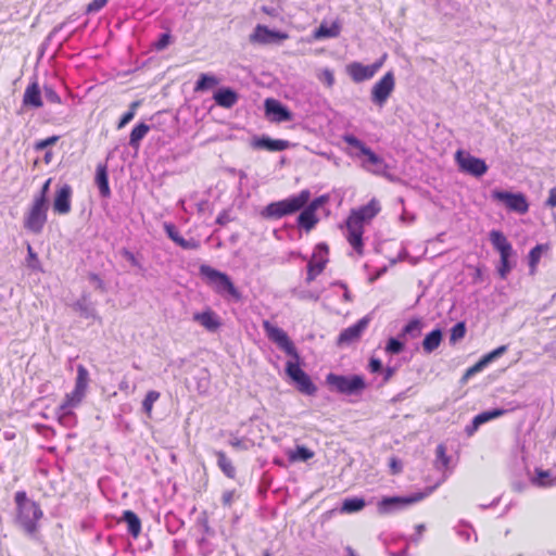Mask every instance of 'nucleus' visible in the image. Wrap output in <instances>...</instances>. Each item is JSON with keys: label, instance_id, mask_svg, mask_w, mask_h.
<instances>
[{"label": "nucleus", "instance_id": "obj_58", "mask_svg": "<svg viewBox=\"0 0 556 556\" xmlns=\"http://www.w3.org/2000/svg\"><path fill=\"white\" fill-rule=\"evenodd\" d=\"M435 458H437L435 462H437L438 468H440V466L443 468L448 467L451 457L446 454V447L444 444L441 443L437 446Z\"/></svg>", "mask_w": 556, "mask_h": 556}, {"label": "nucleus", "instance_id": "obj_43", "mask_svg": "<svg viewBox=\"0 0 556 556\" xmlns=\"http://www.w3.org/2000/svg\"><path fill=\"white\" fill-rule=\"evenodd\" d=\"M119 254L127 262H129L132 267H136L141 273H144L147 270V268L143 266L141 262V260L143 258V255L141 253H134L127 248H122L119 250Z\"/></svg>", "mask_w": 556, "mask_h": 556}, {"label": "nucleus", "instance_id": "obj_50", "mask_svg": "<svg viewBox=\"0 0 556 556\" xmlns=\"http://www.w3.org/2000/svg\"><path fill=\"white\" fill-rule=\"evenodd\" d=\"M141 102L139 100L132 101L129 104L128 110L121 116L118 123H117V129L124 128L127 124H129L135 115L137 109L140 106Z\"/></svg>", "mask_w": 556, "mask_h": 556}, {"label": "nucleus", "instance_id": "obj_61", "mask_svg": "<svg viewBox=\"0 0 556 556\" xmlns=\"http://www.w3.org/2000/svg\"><path fill=\"white\" fill-rule=\"evenodd\" d=\"M60 137L56 135L47 137L45 139L38 140L34 144V150L37 152H41L47 150L49 147L54 146L59 141Z\"/></svg>", "mask_w": 556, "mask_h": 556}, {"label": "nucleus", "instance_id": "obj_64", "mask_svg": "<svg viewBox=\"0 0 556 556\" xmlns=\"http://www.w3.org/2000/svg\"><path fill=\"white\" fill-rule=\"evenodd\" d=\"M88 280L90 283L93 285L94 289L104 293L108 291V287H106V283L104 282V280L97 274V273H92L90 271L88 274Z\"/></svg>", "mask_w": 556, "mask_h": 556}, {"label": "nucleus", "instance_id": "obj_55", "mask_svg": "<svg viewBox=\"0 0 556 556\" xmlns=\"http://www.w3.org/2000/svg\"><path fill=\"white\" fill-rule=\"evenodd\" d=\"M485 368H486L485 364L480 358L476 364H473L472 366H470L469 368L466 369L463 377L460 378V383L462 384L467 383L470 378H472L475 375L481 372Z\"/></svg>", "mask_w": 556, "mask_h": 556}, {"label": "nucleus", "instance_id": "obj_9", "mask_svg": "<svg viewBox=\"0 0 556 556\" xmlns=\"http://www.w3.org/2000/svg\"><path fill=\"white\" fill-rule=\"evenodd\" d=\"M491 198L503 203L510 212L523 215L529 211V201L526 194L520 191L494 189L491 192Z\"/></svg>", "mask_w": 556, "mask_h": 556}, {"label": "nucleus", "instance_id": "obj_53", "mask_svg": "<svg viewBox=\"0 0 556 556\" xmlns=\"http://www.w3.org/2000/svg\"><path fill=\"white\" fill-rule=\"evenodd\" d=\"M174 41L173 35L169 30L159 35L157 39L152 43V49L155 51L165 50Z\"/></svg>", "mask_w": 556, "mask_h": 556}, {"label": "nucleus", "instance_id": "obj_32", "mask_svg": "<svg viewBox=\"0 0 556 556\" xmlns=\"http://www.w3.org/2000/svg\"><path fill=\"white\" fill-rule=\"evenodd\" d=\"M119 521L126 523L127 532L131 538L137 539L139 536L141 532V520L135 511L130 509L124 510Z\"/></svg>", "mask_w": 556, "mask_h": 556}, {"label": "nucleus", "instance_id": "obj_63", "mask_svg": "<svg viewBox=\"0 0 556 556\" xmlns=\"http://www.w3.org/2000/svg\"><path fill=\"white\" fill-rule=\"evenodd\" d=\"M52 182V178H48L41 186L38 193L35 194L34 200L50 203L49 201V193H50V186Z\"/></svg>", "mask_w": 556, "mask_h": 556}, {"label": "nucleus", "instance_id": "obj_29", "mask_svg": "<svg viewBox=\"0 0 556 556\" xmlns=\"http://www.w3.org/2000/svg\"><path fill=\"white\" fill-rule=\"evenodd\" d=\"M298 213L299 215L296 217V227L300 230L309 232L319 223V217L317 216V213L311 211L305 205Z\"/></svg>", "mask_w": 556, "mask_h": 556}, {"label": "nucleus", "instance_id": "obj_33", "mask_svg": "<svg viewBox=\"0 0 556 556\" xmlns=\"http://www.w3.org/2000/svg\"><path fill=\"white\" fill-rule=\"evenodd\" d=\"M530 481L533 485L539 488L556 485V477L552 476L551 470H545L542 468H535L534 476L530 478Z\"/></svg>", "mask_w": 556, "mask_h": 556}, {"label": "nucleus", "instance_id": "obj_4", "mask_svg": "<svg viewBox=\"0 0 556 556\" xmlns=\"http://www.w3.org/2000/svg\"><path fill=\"white\" fill-rule=\"evenodd\" d=\"M325 383L330 392L344 396H361L367 389L365 377L359 374H336L326 375Z\"/></svg>", "mask_w": 556, "mask_h": 556}, {"label": "nucleus", "instance_id": "obj_19", "mask_svg": "<svg viewBox=\"0 0 556 556\" xmlns=\"http://www.w3.org/2000/svg\"><path fill=\"white\" fill-rule=\"evenodd\" d=\"M250 146L254 150H265L268 152H281L291 147L288 140L274 139L268 135H255L252 137Z\"/></svg>", "mask_w": 556, "mask_h": 556}, {"label": "nucleus", "instance_id": "obj_40", "mask_svg": "<svg viewBox=\"0 0 556 556\" xmlns=\"http://www.w3.org/2000/svg\"><path fill=\"white\" fill-rule=\"evenodd\" d=\"M548 249L547 244L538 243L533 247L528 253V265L530 269V275H534L538 268V265L541 261L542 254L544 251Z\"/></svg>", "mask_w": 556, "mask_h": 556}, {"label": "nucleus", "instance_id": "obj_3", "mask_svg": "<svg viewBox=\"0 0 556 556\" xmlns=\"http://www.w3.org/2000/svg\"><path fill=\"white\" fill-rule=\"evenodd\" d=\"M199 274L208 285L213 286L214 291L222 298L233 302L242 300V293L235 286L228 274L207 264L200 265Z\"/></svg>", "mask_w": 556, "mask_h": 556}, {"label": "nucleus", "instance_id": "obj_15", "mask_svg": "<svg viewBox=\"0 0 556 556\" xmlns=\"http://www.w3.org/2000/svg\"><path fill=\"white\" fill-rule=\"evenodd\" d=\"M369 323H370V317L368 315L362 317L355 324L343 329L339 333L336 344L339 348H343V346H348V345L358 341L361 339L362 334L364 333V331L367 329Z\"/></svg>", "mask_w": 556, "mask_h": 556}, {"label": "nucleus", "instance_id": "obj_17", "mask_svg": "<svg viewBox=\"0 0 556 556\" xmlns=\"http://www.w3.org/2000/svg\"><path fill=\"white\" fill-rule=\"evenodd\" d=\"M73 188L68 184L58 185L53 200L52 210L58 215H67L72 210Z\"/></svg>", "mask_w": 556, "mask_h": 556}, {"label": "nucleus", "instance_id": "obj_26", "mask_svg": "<svg viewBox=\"0 0 556 556\" xmlns=\"http://www.w3.org/2000/svg\"><path fill=\"white\" fill-rule=\"evenodd\" d=\"M193 320L198 321L211 332H215L222 326L219 316L210 307L202 312L194 313Z\"/></svg>", "mask_w": 556, "mask_h": 556}, {"label": "nucleus", "instance_id": "obj_25", "mask_svg": "<svg viewBox=\"0 0 556 556\" xmlns=\"http://www.w3.org/2000/svg\"><path fill=\"white\" fill-rule=\"evenodd\" d=\"M72 308L83 318L100 319L94 304L90 301V294L84 292L80 298L72 304Z\"/></svg>", "mask_w": 556, "mask_h": 556}, {"label": "nucleus", "instance_id": "obj_8", "mask_svg": "<svg viewBox=\"0 0 556 556\" xmlns=\"http://www.w3.org/2000/svg\"><path fill=\"white\" fill-rule=\"evenodd\" d=\"M263 329L267 338L275 343L281 351L288 356L300 359V354L293 341L290 339L288 333L280 327L271 324L269 320L263 321Z\"/></svg>", "mask_w": 556, "mask_h": 556}, {"label": "nucleus", "instance_id": "obj_24", "mask_svg": "<svg viewBox=\"0 0 556 556\" xmlns=\"http://www.w3.org/2000/svg\"><path fill=\"white\" fill-rule=\"evenodd\" d=\"M23 106L27 109H39L43 105L42 93L37 79L30 81L23 94Z\"/></svg>", "mask_w": 556, "mask_h": 556}, {"label": "nucleus", "instance_id": "obj_37", "mask_svg": "<svg viewBox=\"0 0 556 556\" xmlns=\"http://www.w3.org/2000/svg\"><path fill=\"white\" fill-rule=\"evenodd\" d=\"M216 463L222 472L229 479L236 478V467L224 451H214Z\"/></svg>", "mask_w": 556, "mask_h": 556}, {"label": "nucleus", "instance_id": "obj_18", "mask_svg": "<svg viewBox=\"0 0 556 556\" xmlns=\"http://www.w3.org/2000/svg\"><path fill=\"white\" fill-rule=\"evenodd\" d=\"M381 206L379 201L372 198L367 204L357 208H352L346 218L350 219V222L359 224L364 227L365 224L369 223L379 214Z\"/></svg>", "mask_w": 556, "mask_h": 556}, {"label": "nucleus", "instance_id": "obj_13", "mask_svg": "<svg viewBox=\"0 0 556 556\" xmlns=\"http://www.w3.org/2000/svg\"><path fill=\"white\" fill-rule=\"evenodd\" d=\"M395 87V77L392 71L387 72L371 88L370 100L375 105L383 106Z\"/></svg>", "mask_w": 556, "mask_h": 556}, {"label": "nucleus", "instance_id": "obj_59", "mask_svg": "<svg viewBox=\"0 0 556 556\" xmlns=\"http://www.w3.org/2000/svg\"><path fill=\"white\" fill-rule=\"evenodd\" d=\"M164 231L166 236L176 244L178 245L184 239V237L180 235L177 226L174 223H164L163 225Z\"/></svg>", "mask_w": 556, "mask_h": 556}, {"label": "nucleus", "instance_id": "obj_44", "mask_svg": "<svg viewBox=\"0 0 556 556\" xmlns=\"http://www.w3.org/2000/svg\"><path fill=\"white\" fill-rule=\"evenodd\" d=\"M195 527L201 535L214 536L215 530L210 526L208 515L206 510H202L195 520Z\"/></svg>", "mask_w": 556, "mask_h": 556}, {"label": "nucleus", "instance_id": "obj_48", "mask_svg": "<svg viewBox=\"0 0 556 556\" xmlns=\"http://www.w3.org/2000/svg\"><path fill=\"white\" fill-rule=\"evenodd\" d=\"M89 381V371L84 365L77 366V376L75 381L76 393L86 392Z\"/></svg>", "mask_w": 556, "mask_h": 556}, {"label": "nucleus", "instance_id": "obj_2", "mask_svg": "<svg viewBox=\"0 0 556 556\" xmlns=\"http://www.w3.org/2000/svg\"><path fill=\"white\" fill-rule=\"evenodd\" d=\"M311 195L312 194L308 189H303L299 193L291 194L283 200L268 203L262 208L260 214L264 219L268 220L280 219L286 216L293 215L311 200Z\"/></svg>", "mask_w": 556, "mask_h": 556}, {"label": "nucleus", "instance_id": "obj_31", "mask_svg": "<svg viewBox=\"0 0 556 556\" xmlns=\"http://www.w3.org/2000/svg\"><path fill=\"white\" fill-rule=\"evenodd\" d=\"M443 340V330L440 327H435L428 332L421 341V348L425 354H431L441 344Z\"/></svg>", "mask_w": 556, "mask_h": 556}, {"label": "nucleus", "instance_id": "obj_7", "mask_svg": "<svg viewBox=\"0 0 556 556\" xmlns=\"http://www.w3.org/2000/svg\"><path fill=\"white\" fill-rule=\"evenodd\" d=\"M301 358L298 361H288L286 363L285 371L295 389L307 396H314L317 392V386L312 380L311 376L301 368Z\"/></svg>", "mask_w": 556, "mask_h": 556}, {"label": "nucleus", "instance_id": "obj_14", "mask_svg": "<svg viewBox=\"0 0 556 556\" xmlns=\"http://www.w3.org/2000/svg\"><path fill=\"white\" fill-rule=\"evenodd\" d=\"M288 38V33L279 29H271L262 24H257L253 33L250 35L251 42H257L261 45H280Z\"/></svg>", "mask_w": 556, "mask_h": 556}, {"label": "nucleus", "instance_id": "obj_30", "mask_svg": "<svg viewBox=\"0 0 556 556\" xmlns=\"http://www.w3.org/2000/svg\"><path fill=\"white\" fill-rule=\"evenodd\" d=\"M425 323L420 317L410 318L401 329L400 337L408 340H415L422 334Z\"/></svg>", "mask_w": 556, "mask_h": 556}, {"label": "nucleus", "instance_id": "obj_57", "mask_svg": "<svg viewBox=\"0 0 556 556\" xmlns=\"http://www.w3.org/2000/svg\"><path fill=\"white\" fill-rule=\"evenodd\" d=\"M508 350V345H500L496 349L484 354L481 359L488 367L491 363L503 356Z\"/></svg>", "mask_w": 556, "mask_h": 556}, {"label": "nucleus", "instance_id": "obj_38", "mask_svg": "<svg viewBox=\"0 0 556 556\" xmlns=\"http://www.w3.org/2000/svg\"><path fill=\"white\" fill-rule=\"evenodd\" d=\"M366 507V501L361 496H352L343 500L340 511L342 514H355Z\"/></svg>", "mask_w": 556, "mask_h": 556}, {"label": "nucleus", "instance_id": "obj_21", "mask_svg": "<svg viewBox=\"0 0 556 556\" xmlns=\"http://www.w3.org/2000/svg\"><path fill=\"white\" fill-rule=\"evenodd\" d=\"M329 247L326 242H319L315 245L312 260L307 263L306 269L311 268L314 276L320 275L326 268L329 258Z\"/></svg>", "mask_w": 556, "mask_h": 556}, {"label": "nucleus", "instance_id": "obj_11", "mask_svg": "<svg viewBox=\"0 0 556 556\" xmlns=\"http://www.w3.org/2000/svg\"><path fill=\"white\" fill-rule=\"evenodd\" d=\"M455 162L462 173L480 178L486 174L489 166L483 159L471 155L464 150H457L455 153Z\"/></svg>", "mask_w": 556, "mask_h": 556}, {"label": "nucleus", "instance_id": "obj_60", "mask_svg": "<svg viewBox=\"0 0 556 556\" xmlns=\"http://www.w3.org/2000/svg\"><path fill=\"white\" fill-rule=\"evenodd\" d=\"M292 294L299 300H313L318 301L320 298V292L307 290V289H293Z\"/></svg>", "mask_w": 556, "mask_h": 556}, {"label": "nucleus", "instance_id": "obj_54", "mask_svg": "<svg viewBox=\"0 0 556 556\" xmlns=\"http://www.w3.org/2000/svg\"><path fill=\"white\" fill-rule=\"evenodd\" d=\"M198 552L201 556H210L214 553L215 546L207 536L201 535L197 539Z\"/></svg>", "mask_w": 556, "mask_h": 556}, {"label": "nucleus", "instance_id": "obj_5", "mask_svg": "<svg viewBox=\"0 0 556 556\" xmlns=\"http://www.w3.org/2000/svg\"><path fill=\"white\" fill-rule=\"evenodd\" d=\"M489 240L493 249L500 254L496 271L502 279H506L516 266V252L502 230L492 229L489 232Z\"/></svg>", "mask_w": 556, "mask_h": 556}, {"label": "nucleus", "instance_id": "obj_56", "mask_svg": "<svg viewBox=\"0 0 556 556\" xmlns=\"http://www.w3.org/2000/svg\"><path fill=\"white\" fill-rule=\"evenodd\" d=\"M160 399V392L155 390H150L147 392L143 401H142V410L150 415L153 408L154 403Z\"/></svg>", "mask_w": 556, "mask_h": 556}, {"label": "nucleus", "instance_id": "obj_52", "mask_svg": "<svg viewBox=\"0 0 556 556\" xmlns=\"http://www.w3.org/2000/svg\"><path fill=\"white\" fill-rule=\"evenodd\" d=\"M467 328L465 321H457L450 330V343L455 344L466 334Z\"/></svg>", "mask_w": 556, "mask_h": 556}, {"label": "nucleus", "instance_id": "obj_47", "mask_svg": "<svg viewBox=\"0 0 556 556\" xmlns=\"http://www.w3.org/2000/svg\"><path fill=\"white\" fill-rule=\"evenodd\" d=\"M56 416L59 422L66 428H73L77 422L76 414L72 410V408L60 409L59 406L56 408Z\"/></svg>", "mask_w": 556, "mask_h": 556}, {"label": "nucleus", "instance_id": "obj_16", "mask_svg": "<svg viewBox=\"0 0 556 556\" xmlns=\"http://www.w3.org/2000/svg\"><path fill=\"white\" fill-rule=\"evenodd\" d=\"M266 117L274 123L291 122L294 118L293 112L280 100L267 98L264 102Z\"/></svg>", "mask_w": 556, "mask_h": 556}, {"label": "nucleus", "instance_id": "obj_62", "mask_svg": "<svg viewBox=\"0 0 556 556\" xmlns=\"http://www.w3.org/2000/svg\"><path fill=\"white\" fill-rule=\"evenodd\" d=\"M330 200L329 194H321L313 199L311 202L308 201L305 206L309 208L311 211L317 213V211L323 207L325 204H327Z\"/></svg>", "mask_w": 556, "mask_h": 556}, {"label": "nucleus", "instance_id": "obj_34", "mask_svg": "<svg viewBox=\"0 0 556 556\" xmlns=\"http://www.w3.org/2000/svg\"><path fill=\"white\" fill-rule=\"evenodd\" d=\"M341 24L338 21L332 22L330 25L327 23H321L314 30V38L316 39H327V38H336L340 35Z\"/></svg>", "mask_w": 556, "mask_h": 556}, {"label": "nucleus", "instance_id": "obj_1", "mask_svg": "<svg viewBox=\"0 0 556 556\" xmlns=\"http://www.w3.org/2000/svg\"><path fill=\"white\" fill-rule=\"evenodd\" d=\"M16 504L15 523L30 538L38 532V521L43 517L40 505L28 498L25 491H17L14 495Z\"/></svg>", "mask_w": 556, "mask_h": 556}, {"label": "nucleus", "instance_id": "obj_12", "mask_svg": "<svg viewBox=\"0 0 556 556\" xmlns=\"http://www.w3.org/2000/svg\"><path fill=\"white\" fill-rule=\"evenodd\" d=\"M387 54L384 53L381 58L376 60L372 64L364 65L361 62L354 61L346 65V73L351 79L356 83H363L371 79L376 73L382 67Z\"/></svg>", "mask_w": 556, "mask_h": 556}, {"label": "nucleus", "instance_id": "obj_46", "mask_svg": "<svg viewBox=\"0 0 556 556\" xmlns=\"http://www.w3.org/2000/svg\"><path fill=\"white\" fill-rule=\"evenodd\" d=\"M343 141L351 148H354L358 151L357 156L362 157L364 156L371 148L366 146L364 141H362L359 138H357L353 134H345L343 136Z\"/></svg>", "mask_w": 556, "mask_h": 556}, {"label": "nucleus", "instance_id": "obj_42", "mask_svg": "<svg viewBox=\"0 0 556 556\" xmlns=\"http://www.w3.org/2000/svg\"><path fill=\"white\" fill-rule=\"evenodd\" d=\"M164 525L168 533L176 534L185 527V520L173 511H168L164 516Z\"/></svg>", "mask_w": 556, "mask_h": 556}, {"label": "nucleus", "instance_id": "obj_36", "mask_svg": "<svg viewBox=\"0 0 556 556\" xmlns=\"http://www.w3.org/2000/svg\"><path fill=\"white\" fill-rule=\"evenodd\" d=\"M151 126L144 122L136 124L130 131L128 144L137 150L140 147L142 139L148 135Z\"/></svg>", "mask_w": 556, "mask_h": 556}, {"label": "nucleus", "instance_id": "obj_20", "mask_svg": "<svg viewBox=\"0 0 556 556\" xmlns=\"http://www.w3.org/2000/svg\"><path fill=\"white\" fill-rule=\"evenodd\" d=\"M506 413H507V410L502 407H495V408H491L488 410H483V412L479 413L478 415H476L471 419L470 424H468L465 427V433L467 434V437H472L482 425H484L491 420H494L498 417H502Z\"/></svg>", "mask_w": 556, "mask_h": 556}, {"label": "nucleus", "instance_id": "obj_22", "mask_svg": "<svg viewBox=\"0 0 556 556\" xmlns=\"http://www.w3.org/2000/svg\"><path fill=\"white\" fill-rule=\"evenodd\" d=\"M239 98L238 91L229 86H222L213 93L215 104L224 109L233 108L238 103Z\"/></svg>", "mask_w": 556, "mask_h": 556}, {"label": "nucleus", "instance_id": "obj_23", "mask_svg": "<svg viewBox=\"0 0 556 556\" xmlns=\"http://www.w3.org/2000/svg\"><path fill=\"white\" fill-rule=\"evenodd\" d=\"M346 226V240L354 249V251L362 255L364 253V227L359 224H354L350 219H345Z\"/></svg>", "mask_w": 556, "mask_h": 556}, {"label": "nucleus", "instance_id": "obj_35", "mask_svg": "<svg viewBox=\"0 0 556 556\" xmlns=\"http://www.w3.org/2000/svg\"><path fill=\"white\" fill-rule=\"evenodd\" d=\"M219 84V79L212 73H201L194 84V92H205Z\"/></svg>", "mask_w": 556, "mask_h": 556}, {"label": "nucleus", "instance_id": "obj_10", "mask_svg": "<svg viewBox=\"0 0 556 556\" xmlns=\"http://www.w3.org/2000/svg\"><path fill=\"white\" fill-rule=\"evenodd\" d=\"M50 203L33 199L30 207L24 217V227L33 233H41L48 220Z\"/></svg>", "mask_w": 556, "mask_h": 556}, {"label": "nucleus", "instance_id": "obj_49", "mask_svg": "<svg viewBox=\"0 0 556 556\" xmlns=\"http://www.w3.org/2000/svg\"><path fill=\"white\" fill-rule=\"evenodd\" d=\"M85 396V392L76 393V388L71 393H67L63 400V402L59 405L60 409H68L77 406L83 397Z\"/></svg>", "mask_w": 556, "mask_h": 556}, {"label": "nucleus", "instance_id": "obj_6", "mask_svg": "<svg viewBox=\"0 0 556 556\" xmlns=\"http://www.w3.org/2000/svg\"><path fill=\"white\" fill-rule=\"evenodd\" d=\"M431 490L430 488L427 491L414 492L407 495L382 496L377 503V510L380 515H391L404 510L426 498Z\"/></svg>", "mask_w": 556, "mask_h": 556}, {"label": "nucleus", "instance_id": "obj_41", "mask_svg": "<svg viewBox=\"0 0 556 556\" xmlns=\"http://www.w3.org/2000/svg\"><path fill=\"white\" fill-rule=\"evenodd\" d=\"M405 348L406 341L404 340V338L400 337V333H397V336L395 337L388 338L384 346V352L391 356L399 355L402 352H404Z\"/></svg>", "mask_w": 556, "mask_h": 556}, {"label": "nucleus", "instance_id": "obj_51", "mask_svg": "<svg viewBox=\"0 0 556 556\" xmlns=\"http://www.w3.org/2000/svg\"><path fill=\"white\" fill-rule=\"evenodd\" d=\"M26 266L34 271H42L41 262L33 247L27 243Z\"/></svg>", "mask_w": 556, "mask_h": 556}, {"label": "nucleus", "instance_id": "obj_45", "mask_svg": "<svg viewBox=\"0 0 556 556\" xmlns=\"http://www.w3.org/2000/svg\"><path fill=\"white\" fill-rule=\"evenodd\" d=\"M343 141L351 148H354L358 151L357 156L362 157L364 156L371 148L366 146L364 141H362L359 138H357L353 134H345L343 136Z\"/></svg>", "mask_w": 556, "mask_h": 556}, {"label": "nucleus", "instance_id": "obj_39", "mask_svg": "<svg viewBox=\"0 0 556 556\" xmlns=\"http://www.w3.org/2000/svg\"><path fill=\"white\" fill-rule=\"evenodd\" d=\"M314 452L305 445H296L294 450L287 452L290 463L307 462L314 457Z\"/></svg>", "mask_w": 556, "mask_h": 556}, {"label": "nucleus", "instance_id": "obj_27", "mask_svg": "<svg viewBox=\"0 0 556 556\" xmlns=\"http://www.w3.org/2000/svg\"><path fill=\"white\" fill-rule=\"evenodd\" d=\"M94 185L99 190V194L103 199H109L112 194L109 184V169L106 163L97 165L94 175Z\"/></svg>", "mask_w": 556, "mask_h": 556}, {"label": "nucleus", "instance_id": "obj_28", "mask_svg": "<svg viewBox=\"0 0 556 556\" xmlns=\"http://www.w3.org/2000/svg\"><path fill=\"white\" fill-rule=\"evenodd\" d=\"M364 164L363 166L376 174L386 176V170L388 169V164L384 162V160L378 155L372 149H370L365 155H364Z\"/></svg>", "mask_w": 556, "mask_h": 556}]
</instances>
